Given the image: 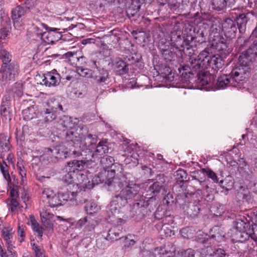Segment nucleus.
I'll return each instance as SVG.
<instances>
[{
    "label": "nucleus",
    "mask_w": 257,
    "mask_h": 257,
    "mask_svg": "<svg viewBox=\"0 0 257 257\" xmlns=\"http://www.w3.org/2000/svg\"><path fill=\"white\" fill-rule=\"evenodd\" d=\"M188 52V57L190 62L191 67L193 71L197 73V82L204 86L209 84L210 77L206 72L203 71L202 63L204 58H206L208 52L204 50L198 54L197 49H186Z\"/></svg>",
    "instance_id": "1"
},
{
    "label": "nucleus",
    "mask_w": 257,
    "mask_h": 257,
    "mask_svg": "<svg viewBox=\"0 0 257 257\" xmlns=\"http://www.w3.org/2000/svg\"><path fill=\"white\" fill-rule=\"evenodd\" d=\"M244 70L241 68H234L228 74H223L220 76L217 79L216 85L218 88H223L229 86H235L236 83H239L243 80L242 75Z\"/></svg>",
    "instance_id": "2"
},
{
    "label": "nucleus",
    "mask_w": 257,
    "mask_h": 257,
    "mask_svg": "<svg viewBox=\"0 0 257 257\" xmlns=\"http://www.w3.org/2000/svg\"><path fill=\"white\" fill-rule=\"evenodd\" d=\"M139 192V186L136 184L127 185L112 199L115 204L124 206L128 200L133 199Z\"/></svg>",
    "instance_id": "3"
},
{
    "label": "nucleus",
    "mask_w": 257,
    "mask_h": 257,
    "mask_svg": "<svg viewBox=\"0 0 257 257\" xmlns=\"http://www.w3.org/2000/svg\"><path fill=\"white\" fill-rule=\"evenodd\" d=\"M191 201L188 204L182 205L184 213L188 217L195 218L198 216L200 211L199 202L202 199V193L200 189H198L195 193L189 195Z\"/></svg>",
    "instance_id": "4"
},
{
    "label": "nucleus",
    "mask_w": 257,
    "mask_h": 257,
    "mask_svg": "<svg viewBox=\"0 0 257 257\" xmlns=\"http://www.w3.org/2000/svg\"><path fill=\"white\" fill-rule=\"evenodd\" d=\"M19 74V65L12 62L8 65H1L0 68V81L2 85L5 86L14 82Z\"/></svg>",
    "instance_id": "5"
},
{
    "label": "nucleus",
    "mask_w": 257,
    "mask_h": 257,
    "mask_svg": "<svg viewBox=\"0 0 257 257\" xmlns=\"http://www.w3.org/2000/svg\"><path fill=\"white\" fill-rule=\"evenodd\" d=\"M257 49H246L238 58L239 65L235 68H241L244 70L242 79L246 78L247 74L250 70L249 66L257 57Z\"/></svg>",
    "instance_id": "6"
},
{
    "label": "nucleus",
    "mask_w": 257,
    "mask_h": 257,
    "mask_svg": "<svg viewBox=\"0 0 257 257\" xmlns=\"http://www.w3.org/2000/svg\"><path fill=\"white\" fill-rule=\"evenodd\" d=\"M40 26L47 30L43 34V42L46 44H53L58 42L62 37L61 32L59 29L49 27L47 25L42 23Z\"/></svg>",
    "instance_id": "7"
},
{
    "label": "nucleus",
    "mask_w": 257,
    "mask_h": 257,
    "mask_svg": "<svg viewBox=\"0 0 257 257\" xmlns=\"http://www.w3.org/2000/svg\"><path fill=\"white\" fill-rule=\"evenodd\" d=\"M172 219H168V217H165L163 220L155 225V228L161 235L166 237L171 236L175 233L174 231L172 229Z\"/></svg>",
    "instance_id": "8"
},
{
    "label": "nucleus",
    "mask_w": 257,
    "mask_h": 257,
    "mask_svg": "<svg viewBox=\"0 0 257 257\" xmlns=\"http://www.w3.org/2000/svg\"><path fill=\"white\" fill-rule=\"evenodd\" d=\"M28 10L26 6H18L12 10L11 17L15 28L19 29L21 27L20 22Z\"/></svg>",
    "instance_id": "9"
},
{
    "label": "nucleus",
    "mask_w": 257,
    "mask_h": 257,
    "mask_svg": "<svg viewBox=\"0 0 257 257\" xmlns=\"http://www.w3.org/2000/svg\"><path fill=\"white\" fill-rule=\"evenodd\" d=\"M178 70V75L180 76L181 81L184 84H187L191 83V80L193 79L194 75H197V73L193 71L191 66L180 65Z\"/></svg>",
    "instance_id": "10"
},
{
    "label": "nucleus",
    "mask_w": 257,
    "mask_h": 257,
    "mask_svg": "<svg viewBox=\"0 0 257 257\" xmlns=\"http://www.w3.org/2000/svg\"><path fill=\"white\" fill-rule=\"evenodd\" d=\"M222 30L229 39L234 37L237 31L235 22L229 18L226 19L222 23Z\"/></svg>",
    "instance_id": "11"
},
{
    "label": "nucleus",
    "mask_w": 257,
    "mask_h": 257,
    "mask_svg": "<svg viewBox=\"0 0 257 257\" xmlns=\"http://www.w3.org/2000/svg\"><path fill=\"white\" fill-rule=\"evenodd\" d=\"M49 107L41 110L38 115L40 119L45 122H51L56 117V112L57 111V108L50 105Z\"/></svg>",
    "instance_id": "12"
},
{
    "label": "nucleus",
    "mask_w": 257,
    "mask_h": 257,
    "mask_svg": "<svg viewBox=\"0 0 257 257\" xmlns=\"http://www.w3.org/2000/svg\"><path fill=\"white\" fill-rule=\"evenodd\" d=\"M231 39H225L222 36L214 35L210 37L209 42L212 48H224L230 46Z\"/></svg>",
    "instance_id": "13"
},
{
    "label": "nucleus",
    "mask_w": 257,
    "mask_h": 257,
    "mask_svg": "<svg viewBox=\"0 0 257 257\" xmlns=\"http://www.w3.org/2000/svg\"><path fill=\"white\" fill-rule=\"evenodd\" d=\"M60 81L59 75L58 73L48 72L42 76V81L40 82L41 85L46 86H55L59 84Z\"/></svg>",
    "instance_id": "14"
},
{
    "label": "nucleus",
    "mask_w": 257,
    "mask_h": 257,
    "mask_svg": "<svg viewBox=\"0 0 257 257\" xmlns=\"http://www.w3.org/2000/svg\"><path fill=\"white\" fill-rule=\"evenodd\" d=\"M157 1L160 5L162 6L167 4L169 8L173 10H177L180 7H182L181 10H183L185 6L189 3V0H157Z\"/></svg>",
    "instance_id": "15"
},
{
    "label": "nucleus",
    "mask_w": 257,
    "mask_h": 257,
    "mask_svg": "<svg viewBox=\"0 0 257 257\" xmlns=\"http://www.w3.org/2000/svg\"><path fill=\"white\" fill-rule=\"evenodd\" d=\"M194 29L191 28L189 30V33H184V35H186L184 37L183 42L181 45L182 47L186 48H193L198 46L196 44L197 38L194 36Z\"/></svg>",
    "instance_id": "16"
},
{
    "label": "nucleus",
    "mask_w": 257,
    "mask_h": 257,
    "mask_svg": "<svg viewBox=\"0 0 257 257\" xmlns=\"http://www.w3.org/2000/svg\"><path fill=\"white\" fill-rule=\"evenodd\" d=\"M14 231L10 227H4L2 230V236L6 241L7 244V249L12 254V250L15 247L13 245L12 238Z\"/></svg>",
    "instance_id": "17"
},
{
    "label": "nucleus",
    "mask_w": 257,
    "mask_h": 257,
    "mask_svg": "<svg viewBox=\"0 0 257 257\" xmlns=\"http://www.w3.org/2000/svg\"><path fill=\"white\" fill-rule=\"evenodd\" d=\"M67 140L70 144H73L75 148H77L81 139H83V134L78 133L75 129L69 130L66 133Z\"/></svg>",
    "instance_id": "18"
},
{
    "label": "nucleus",
    "mask_w": 257,
    "mask_h": 257,
    "mask_svg": "<svg viewBox=\"0 0 257 257\" xmlns=\"http://www.w3.org/2000/svg\"><path fill=\"white\" fill-rule=\"evenodd\" d=\"M148 201H145L144 199L140 200L139 202L134 204L133 212H135L137 215L144 217L148 213Z\"/></svg>",
    "instance_id": "19"
},
{
    "label": "nucleus",
    "mask_w": 257,
    "mask_h": 257,
    "mask_svg": "<svg viewBox=\"0 0 257 257\" xmlns=\"http://www.w3.org/2000/svg\"><path fill=\"white\" fill-rule=\"evenodd\" d=\"M184 50L185 49H178V53L176 54L171 49H162L161 53L165 60L166 62H169L175 60L178 55H180V57L183 58L184 57L183 54L186 56Z\"/></svg>",
    "instance_id": "20"
},
{
    "label": "nucleus",
    "mask_w": 257,
    "mask_h": 257,
    "mask_svg": "<svg viewBox=\"0 0 257 257\" xmlns=\"http://www.w3.org/2000/svg\"><path fill=\"white\" fill-rule=\"evenodd\" d=\"M236 0H211V5L213 9L221 11L223 10L228 4L232 6Z\"/></svg>",
    "instance_id": "21"
},
{
    "label": "nucleus",
    "mask_w": 257,
    "mask_h": 257,
    "mask_svg": "<svg viewBox=\"0 0 257 257\" xmlns=\"http://www.w3.org/2000/svg\"><path fill=\"white\" fill-rule=\"evenodd\" d=\"M12 146L10 144L9 137L4 133L0 134V152L5 154L11 151Z\"/></svg>",
    "instance_id": "22"
},
{
    "label": "nucleus",
    "mask_w": 257,
    "mask_h": 257,
    "mask_svg": "<svg viewBox=\"0 0 257 257\" xmlns=\"http://www.w3.org/2000/svg\"><path fill=\"white\" fill-rule=\"evenodd\" d=\"M96 136L92 134H88L86 136L83 135V139H81L78 145V148L80 150H85L95 143Z\"/></svg>",
    "instance_id": "23"
},
{
    "label": "nucleus",
    "mask_w": 257,
    "mask_h": 257,
    "mask_svg": "<svg viewBox=\"0 0 257 257\" xmlns=\"http://www.w3.org/2000/svg\"><path fill=\"white\" fill-rule=\"evenodd\" d=\"M156 250L160 255V257H173L175 255V247L172 244L165 245Z\"/></svg>",
    "instance_id": "24"
},
{
    "label": "nucleus",
    "mask_w": 257,
    "mask_h": 257,
    "mask_svg": "<svg viewBox=\"0 0 257 257\" xmlns=\"http://www.w3.org/2000/svg\"><path fill=\"white\" fill-rule=\"evenodd\" d=\"M114 176L115 171L111 170L110 171L105 170L100 174L99 177L102 182H104L108 186H111L112 184L113 180L116 178Z\"/></svg>",
    "instance_id": "25"
},
{
    "label": "nucleus",
    "mask_w": 257,
    "mask_h": 257,
    "mask_svg": "<svg viewBox=\"0 0 257 257\" xmlns=\"http://www.w3.org/2000/svg\"><path fill=\"white\" fill-rule=\"evenodd\" d=\"M114 70L117 74H124L128 70V65L120 58L116 59L114 63Z\"/></svg>",
    "instance_id": "26"
},
{
    "label": "nucleus",
    "mask_w": 257,
    "mask_h": 257,
    "mask_svg": "<svg viewBox=\"0 0 257 257\" xmlns=\"http://www.w3.org/2000/svg\"><path fill=\"white\" fill-rule=\"evenodd\" d=\"M210 64L214 71H217L224 65V60L220 54L214 55L210 60Z\"/></svg>",
    "instance_id": "27"
},
{
    "label": "nucleus",
    "mask_w": 257,
    "mask_h": 257,
    "mask_svg": "<svg viewBox=\"0 0 257 257\" xmlns=\"http://www.w3.org/2000/svg\"><path fill=\"white\" fill-rule=\"evenodd\" d=\"M164 186L159 184V183L154 182L150 186L147 190V193L148 195L153 197L158 195L162 191H164Z\"/></svg>",
    "instance_id": "28"
},
{
    "label": "nucleus",
    "mask_w": 257,
    "mask_h": 257,
    "mask_svg": "<svg viewBox=\"0 0 257 257\" xmlns=\"http://www.w3.org/2000/svg\"><path fill=\"white\" fill-rule=\"evenodd\" d=\"M1 115L6 121H10L13 117V113L10 107L3 100L1 106Z\"/></svg>",
    "instance_id": "29"
},
{
    "label": "nucleus",
    "mask_w": 257,
    "mask_h": 257,
    "mask_svg": "<svg viewBox=\"0 0 257 257\" xmlns=\"http://www.w3.org/2000/svg\"><path fill=\"white\" fill-rule=\"evenodd\" d=\"M30 224L33 230L37 233L39 237H42L43 234V228L40 226L33 215L30 216Z\"/></svg>",
    "instance_id": "30"
},
{
    "label": "nucleus",
    "mask_w": 257,
    "mask_h": 257,
    "mask_svg": "<svg viewBox=\"0 0 257 257\" xmlns=\"http://www.w3.org/2000/svg\"><path fill=\"white\" fill-rule=\"evenodd\" d=\"M108 147L106 145V143L101 141L97 145L96 150L92 155V157L94 158L95 156H102L103 154L108 153Z\"/></svg>",
    "instance_id": "31"
},
{
    "label": "nucleus",
    "mask_w": 257,
    "mask_h": 257,
    "mask_svg": "<svg viewBox=\"0 0 257 257\" xmlns=\"http://www.w3.org/2000/svg\"><path fill=\"white\" fill-rule=\"evenodd\" d=\"M0 59L2 61L1 65L11 64L12 55L7 49H0Z\"/></svg>",
    "instance_id": "32"
},
{
    "label": "nucleus",
    "mask_w": 257,
    "mask_h": 257,
    "mask_svg": "<svg viewBox=\"0 0 257 257\" xmlns=\"http://www.w3.org/2000/svg\"><path fill=\"white\" fill-rule=\"evenodd\" d=\"M17 170L21 176V182L24 183L26 180L27 170L25 167V163L22 160H18L17 164Z\"/></svg>",
    "instance_id": "33"
},
{
    "label": "nucleus",
    "mask_w": 257,
    "mask_h": 257,
    "mask_svg": "<svg viewBox=\"0 0 257 257\" xmlns=\"http://www.w3.org/2000/svg\"><path fill=\"white\" fill-rule=\"evenodd\" d=\"M120 230L116 228H110L108 230L107 235L105 237V239L111 241L117 240L120 238Z\"/></svg>",
    "instance_id": "34"
},
{
    "label": "nucleus",
    "mask_w": 257,
    "mask_h": 257,
    "mask_svg": "<svg viewBox=\"0 0 257 257\" xmlns=\"http://www.w3.org/2000/svg\"><path fill=\"white\" fill-rule=\"evenodd\" d=\"M58 194L63 205L66 201L74 199L77 194L76 192L67 191L65 193H59Z\"/></svg>",
    "instance_id": "35"
},
{
    "label": "nucleus",
    "mask_w": 257,
    "mask_h": 257,
    "mask_svg": "<svg viewBox=\"0 0 257 257\" xmlns=\"http://www.w3.org/2000/svg\"><path fill=\"white\" fill-rule=\"evenodd\" d=\"M247 21V14H241L236 17V21L240 31L245 29Z\"/></svg>",
    "instance_id": "36"
},
{
    "label": "nucleus",
    "mask_w": 257,
    "mask_h": 257,
    "mask_svg": "<svg viewBox=\"0 0 257 257\" xmlns=\"http://www.w3.org/2000/svg\"><path fill=\"white\" fill-rule=\"evenodd\" d=\"M9 210L14 213L18 212V209L20 208L19 202L15 199L9 198L6 200Z\"/></svg>",
    "instance_id": "37"
},
{
    "label": "nucleus",
    "mask_w": 257,
    "mask_h": 257,
    "mask_svg": "<svg viewBox=\"0 0 257 257\" xmlns=\"http://www.w3.org/2000/svg\"><path fill=\"white\" fill-rule=\"evenodd\" d=\"M137 237L133 234H128L125 237L123 247L125 249L132 248L136 242Z\"/></svg>",
    "instance_id": "38"
},
{
    "label": "nucleus",
    "mask_w": 257,
    "mask_h": 257,
    "mask_svg": "<svg viewBox=\"0 0 257 257\" xmlns=\"http://www.w3.org/2000/svg\"><path fill=\"white\" fill-rule=\"evenodd\" d=\"M22 114L25 120H31L35 117L36 115L35 110L34 107H28L23 110Z\"/></svg>",
    "instance_id": "39"
},
{
    "label": "nucleus",
    "mask_w": 257,
    "mask_h": 257,
    "mask_svg": "<svg viewBox=\"0 0 257 257\" xmlns=\"http://www.w3.org/2000/svg\"><path fill=\"white\" fill-rule=\"evenodd\" d=\"M32 249L34 252L35 257H48L45 254V251L43 247L35 243H31Z\"/></svg>",
    "instance_id": "40"
},
{
    "label": "nucleus",
    "mask_w": 257,
    "mask_h": 257,
    "mask_svg": "<svg viewBox=\"0 0 257 257\" xmlns=\"http://www.w3.org/2000/svg\"><path fill=\"white\" fill-rule=\"evenodd\" d=\"M80 57L77 55V52H68L61 55L60 59H65L68 62L78 61Z\"/></svg>",
    "instance_id": "41"
},
{
    "label": "nucleus",
    "mask_w": 257,
    "mask_h": 257,
    "mask_svg": "<svg viewBox=\"0 0 257 257\" xmlns=\"http://www.w3.org/2000/svg\"><path fill=\"white\" fill-rule=\"evenodd\" d=\"M0 171L2 173L4 179L7 182V184L9 185L11 184V178L9 173L8 165L4 166L0 162Z\"/></svg>",
    "instance_id": "42"
},
{
    "label": "nucleus",
    "mask_w": 257,
    "mask_h": 257,
    "mask_svg": "<svg viewBox=\"0 0 257 257\" xmlns=\"http://www.w3.org/2000/svg\"><path fill=\"white\" fill-rule=\"evenodd\" d=\"M160 71L162 76L169 81L173 80V76L172 75V70L171 68L167 66L162 67Z\"/></svg>",
    "instance_id": "43"
},
{
    "label": "nucleus",
    "mask_w": 257,
    "mask_h": 257,
    "mask_svg": "<svg viewBox=\"0 0 257 257\" xmlns=\"http://www.w3.org/2000/svg\"><path fill=\"white\" fill-rule=\"evenodd\" d=\"M108 72L107 70L102 69L99 70V75L95 76V80L97 83H104L107 80Z\"/></svg>",
    "instance_id": "44"
},
{
    "label": "nucleus",
    "mask_w": 257,
    "mask_h": 257,
    "mask_svg": "<svg viewBox=\"0 0 257 257\" xmlns=\"http://www.w3.org/2000/svg\"><path fill=\"white\" fill-rule=\"evenodd\" d=\"M54 194V192L53 190H50V189L45 188L42 192L41 199L43 202H46L48 203L49 200L51 199L52 197H53Z\"/></svg>",
    "instance_id": "45"
},
{
    "label": "nucleus",
    "mask_w": 257,
    "mask_h": 257,
    "mask_svg": "<svg viewBox=\"0 0 257 257\" xmlns=\"http://www.w3.org/2000/svg\"><path fill=\"white\" fill-rule=\"evenodd\" d=\"M211 251H212V249L210 248H207L206 251L210 253V256L211 257H223L226 254L225 250L220 248L215 249L214 250L212 251V253L211 252Z\"/></svg>",
    "instance_id": "46"
},
{
    "label": "nucleus",
    "mask_w": 257,
    "mask_h": 257,
    "mask_svg": "<svg viewBox=\"0 0 257 257\" xmlns=\"http://www.w3.org/2000/svg\"><path fill=\"white\" fill-rule=\"evenodd\" d=\"M238 195L243 200L246 201H248L250 199V192L247 188H242V187L238 192Z\"/></svg>",
    "instance_id": "47"
},
{
    "label": "nucleus",
    "mask_w": 257,
    "mask_h": 257,
    "mask_svg": "<svg viewBox=\"0 0 257 257\" xmlns=\"http://www.w3.org/2000/svg\"><path fill=\"white\" fill-rule=\"evenodd\" d=\"M76 71L79 75L82 77L87 78L92 77V71L90 69L83 68L82 67H77L76 68Z\"/></svg>",
    "instance_id": "48"
},
{
    "label": "nucleus",
    "mask_w": 257,
    "mask_h": 257,
    "mask_svg": "<svg viewBox=\"0 0 257 257\" xmlns=\"http://www.w3.org/2000/svg\"><path fill=\"white\" fill-rule=\"evenodd\" d=\"M49 206L51 207H55L58 206L62 205L61 201L60 199L58 194H54L53 197L49 200V203H48Z\"/></svg>",
    "instance_id": "49"
},
{
    "label": "nucleus",
    "mask_w": 257,
    "mask_h": 257,
    "mask_svg": "<svg viewBox=\"0 0 257 257\" xmlns=\"http://www.w3.org/2000/svg\"><path fill=\"white\" fill-rule=\"evenodd\" d=\"M202 171L205 173L208 178H211L214 182H218V178L216 176V174L211 169L209 168L203 169Z\"/></svg>",
    "instance_id": "50"
},
{
    "label": "nucleus",
    "mask_w": 257,
    "mask_h": 257,
    "mask_svg": "<svg viewBox=\"0 0 257 257\" xmlns=\"http://www.w3.org/2000/svg\"><path fill=\"white\" fill-rule=\"evenodd\" d=\"M77 179L78 180V183L81 186L83 187L87 180H88V177L86 174L84 173H78L77 175Z\"/></svg>",
    "instance_id": "51"
},
{
    "label": "nucleus",
    "mask_w": 257,
    "mask_h": 257,
    "mask_svg": "<svg viewBox=\"0 0 257 257\" xmlns=\"http://www.w3.org/2000/svg\"><path fill=\"white\" fill-rule=\"evenodd\" d=\"M176 177L177 182L181 183L184 182L185 179H186L187 174L184 170L180 169L177 171Z\"/></svg>",
    "instance_id": "52"
},
{
    "label": "nucleus",
    "mask_w": 257,
    "mask_h": 257,
    "mask_svg": "<svg viewBox=\"0 0 257 257\" xmlns=\"http://www.w3.org/2000/svg\"><path fill=\"white\" fill-rule=\"evenodd\" d=\"M125 178L124 176H122L119 178H116L113 180L112 184L111 186H113L114 187L117 186L119 188H121L124 186V182Z\"/></svg>",
    "instance_id": "53"
},
{
    "label": "nucleus",
    "mask_w": 257,
    "mask_h": 257,
    "mask_svg": "<svg viewBox=\"0 0 257 257\" xmlns=\"http://www.w3.org/2000/svg\"><path fill=\"white\" fill-rule=\"evenodd\" d=\"M11 27L10 24L8 26L0 30V38L3 40H5L10 32Z\"/></svg>",
    "instance_id": "54"
},
{
    "label": "nucleus",
    "mask_w": 257,
    "mask_h": 257,
    "mask_svg": "<svg viewBox=\"0 0 257 257\" xmlns=\"http://www.w3.org/2000/svg\"><path fill=\"white\" fill-rule=\"evenodd\" d=\"M17 233L18 235V240L20 242H22L25 238V227L23 226H18Z\"/></svg>",
    "instance_id": "55"
},
{
    "label": "nucleus",
    "mask_w": 257,
    "mask_h": 257,
    "mask_svg": "<svg viewBox=\"0 0 257 257\" xmlns=\"http://www.w3.org/2000/svg\"><path fill=\"white\" fill-rule=\"evenodd\" d=\"M85 164L86 162L83 160H72V164L73 165L75 171L82 169Z\"/></svg>",
    "instance_id": "56"
},
{
    "label": "nucleus",
    "mask_w": 257,
    "mask_h": 257,
    "mask_svg": "<svg viewBox=\"0 0 257 257\" xmlns=\"http://www.w3.org/2000/svg\"><path fill=\"white\" fill-rule=\"evenodd\" d=\"M63 171L67 173H75V168L72 164V161L68 162L63 169Z\"/></svg>",
    "instance_id": "57"
},
{
    "label": "nucleus",
    "mask_w": 257,
    "mask_h": 257,
    "mask_svg": "<svg viewBox=\"0 0 257 257\" xmlns=\"http://www.w3.org/2000/svg\"><path fill=\"white\" fill-rule=\"evenodd\" d=\"M114 161V160L113 157L110 156H107L105 158H103L101 160V163L102 164H106L105 166V167H109L113 164Z\"/></svg>",
    "instance_id": "58"
},
{
    "label": "nucleus",
    "mask_w": 257,
    "mask_h": 257,
    "mask_svg": "<svg viewBox=\"0 0 257 257\" xmlns=\"http://www.w3.org/2000/svg\"><path fill=\"white\" fill-rule=\"evenodd\" d=\"M74 173H67L63 178V181L67 184H71L74 182Z\"/></svg>",
    "instance_id": "59"
},
{
    "label": "nucleus",
    "mask_w": 257,
    "mask_h": 257,
    "mask_svg": "<svg viewBox=\"0 0 257 257\" xmlns=\"http://www.w3.org/2000/svg\"><path fill=\"white\" fill-rule=\"evenodd\" d=\"M220 28L219 26L213 25L211 27L210 37L214 36V35L220 36Z\"/></svg>",
    "instance_id": "60"
},
{
    "label": "nucleus",
    "mask_w": 257,
    "mask_h": 257,
    "mask_svg": "<svg viewBox=\"0 0 257 257\" xmlns=\"http://www.w3.org/2000/svg\"><path fill=\"white\" fill-rule=\"evenodd\" d=\"M247 43H248V40L242 37H238L236 41V43L239 48H241L243 47H247Z\"/></svg>",
    "instance_id": "61"
},
{
    "label": "nucleus",
    "mask_w": 257,
    "mask_h": 257,
    "mask_svg": "<svg viewBox=\"0 0 257 257\" xmlns=\"http://www.w3.org/2000/svg\"><path fill=\"white\" fill-rule=\"evenodd\" d=\"M14 154L11 153L8 154V155L7 156V157L5 158V159L8 162L9 165H12L14 168H15V162L14 161Z\"/></svg>",
    "instance_id": "62"
},
{
    "label": "nucleus",
    "mask_w": 257,
    "mask_h": 257,
    "mask_svg": "<svg viewBox=\"0 0 257 257\" xmlns=\"http://www.w3.org/2000/svg\"><path fill=\"white\" fill-rule=\"evenodd\" d=\"M155 218L157 220L162 219L163 220V218L165 217H167L165 216L164 211H162V210H159V208L155 211L154 214Z\"/></svg>",
    "instance_id": "63"
},
{
    "label": "nucleus",
    "mask_w": 257,
    "mask_h": 257,
    "mask_svg": "<svg viewBox=\"0 0 257 257\" xmlns=\"http://www.w3.org/2000/svg\"><path fill=\"white\" fill-rule=\"evenodd\" d=\"M34 32L38 36L42 41L43 40V34L45 32H43L40 27L36 26L34 28Z\"/></svg>",
    "instance_id": "64"
}]
</instances>
